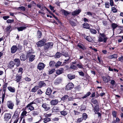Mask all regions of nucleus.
<instances>
[{"label":"nucleus","mask_w":123,"mask_h":123,"mask_svg":"<svg viewBox=\"0 0 123 123\" xmlns=\"http://www.w3.org/2000/svg\"><path fill=\"white\" fill-rule=\"evenodd\" d=\"M52 112H59V109L58 107L56 106H54L52 109Z\"/></svg>","instance_id":"obj_27"},{"label":"nucleus","mask_w":123,"mask_h":123,"mask_svg":"<svg viewBox=\"0 0 123 123\" xmlns=\"http://www.w3.org/2000/svg\"><path fill=\"white\" fill-rule=\"evenodd\" d=\"M42 106L46 111H47L50 109V107L46 103H43Z\"/></svg>","instance_id":"obj_14"},{"label":"nucleus","mask_w":123,"mask_h":123,"mask_svg":"<svg viewBox=\"0 0 123 123\" xmlns=\"http://www.w3.org/2000/svg\"><path fill=\"white\" fill-rule=\"evenodd\" d=\"M83 65L81 62L79 63L76 64V66L77 67V68H79L80 69H83L84 70L85 68H83Z\"/></svg>","instance_id":"obj_37"},{"label":"nucleus","mask_w":123,"mask_h":123,"mask_svg":"<svg viewBox=\"0 0 123 123\" xmlns=\"http://www.w3.org/2000/svg\"><path fill=\"white\" fill-rule=\"evenodd\" d=\"M45 66V65L43 63L40 62L38 64L37 68L40 70H42L44 69Z\"/></svg>","instance_id":"obj_9"},{"label":"nucleus","mask_w":123,"mask_h":123,"mask_svg":"<svg viewBox=\"0 0 123 123\" xmlns=\"http://www.w3.org/2000/svg\"><path fill=\"white\" fill-rule=\"evenodd\" d=\"M24 79L26 81L28 82H29L31 80V79L28 77H26Z\"/></svg>","instance_id":"obj_63"},{"label":"nucleus","mask_w":123,"mask_h":123,"mask_svg":"<svg viewBox=\"0 0 123 123\" xmlns=\"http://www.w3.org/2000/svg\"><path fill=\"white\" fill-rule=\"evenodd\" d=\"M38 86L39 88H41L43 87L46 86V84L43 81H40L38 83Z\"/></svg>","instance_id":"obj_15"},{"label":"nucleus","mask_w":123,"mask_h":123,"mask_svg":"<svg viewBox=\"0 0 123 123\" xmlns=\"http://www.w3.org/2000/svg\"><path fill=\"white\" fill-rule=\"evenodd\" d=\"M18 11H20L19 13H22L23 12H24L26 8H15Z\"/></svg>","instance_id":"obj_44"},{"label":"nucleus","mask_w":123,"mask_h":123,"mask_svg":"<svg viewBox=\"0 0 123 123\" xmlns=\"http://www.w3.org/2000/svg\"><path fill=\"white\" fill-rule=\"evenodd\" d=\"M49 65L50 67H55V62L54 61H51L49 62Z\"/></svg>","instance_id":"obj_38"},{"label":"nucleus","mask_w":123,"mask_h":123,"mask_svg":"<svg viewBox=\"0 0 123 123\" xmlns=\"http://www.w3.org/2000/svg\"><path fill=\"white\" fill-rule=\"evenodd\" d=\"M60 112L61 115H63L64 116H65L67 114V112L66 111H61Z\"/></svg>","instance_id":"obj_52"},{"label":"nucleus","mask_w":123,"mask_h":123,"mask_svg":"<svg viewBox=\"0 0 123 123\" xmlns=\"http://www.w3.org/2000/svg\"><path fill=\"white\" fill-rule=\"evenodd\" d=\"M102 78L103 79V81L105 83H107L110 81V83L111 85L110 87L112 89L113 88L114 86L116 84V81L114 80H111L110 76H109L108 77L103 76L102 77Z\"/></svg>","instance_id":"obj_1"},{"label":"nucleus","mask_w":123,"mask_h":123,"mask_svg":"<svg viewBox=\"0 0 123 123\" xmlns=\"http://www.w3.org/2000/svg\"><path fill=\"white\" fill-rule=\"evenodd\" d=\"M42 36V32L41 31L38 30L37 33V36L38 38H41Z\"/></svg>","instance_id":"obj_35"},{"label":"nucleus","mask_w":123,"mask_h":123,"mask_svg":"<svg viewBox=\"0 0 123 123\" xmlns=\"http://www.w3.org/2000/svg\"><path fill=\"white\" fill-rule=\"evenodd\" d=\"M68 95H64L63 97L61 98V101H65L68 97Z\"/></svg>","instance_id":"obj_45"},{"label":"nucleus","mask_w":123,"mask_h":123,"mask_svg":"<svg viewBox=\"0 0 123 123\" xmlns=\"http://www.w3.org/2000/svg\"><path fill=\"white\" fill-rule=\"evenodd\" d=\"M117 54H115L108 56V58L110 59L113 58L116 59L117 58Z\"/></svg>","instance_id":"obj_26"},{"label":"nucleus","mask_w":123,"mask_h":123,"mask_svg":"<svg viewBox=\"0 0 123 123\" xmlns=\"http://www.w3.org/2000/svg\"><path fill=\"white\" fill-rule=\"evenodd\" d=\"M55 71V69L54 68L51 69L49 71V75L53 73H54Z\"/></svg>","instance_id":"obj_57"},{"label":"nucleus","mask_w":123,"mask_h":123,"mask_svg":"<svg viewBox=\"0 0 123 123\" xmlns=\"http://www.w3.org/2000/svg\"><path fill=\"white\" fill-rule=\"evenodd\" d=\"M42 119L43 120V122L44 123H46L51 120L50 118L49 117L45 118Z\"/></svg>","instance_id":"obj_42"},{"label":"nucleus","mask_w":123,"mask_h":123,"mask_svg":"<svg viewBox=\"0 0 123 123\" xmlns=\"http://www.w3.org/2000/svg\"><path fill=\"white\" fill-rule=\"evenodd\" d=\"M81 10L80 9H78L77 10H75L71 13L72 16H74L78 14L81 12Z\"/></svg>","instance_id":"obj_20"},{"label":"nucleus","mask_w":123,"mask_h":123,"mask_svg":"<svg viewBox=\"0 0 123 123\" xmlns=\"http://www.w3.org/2000/svg\"><path fill=\"white\" fill-rule=\"evenodd\" d=\"M58 99H55L52 100L50 103L52 105H55L58 103Z\"/></svg>","instance_id":"obj_24"},{"label":"nucleus","mask_w":123,"mask_h":123,"mask_svg":"<svg viewBox=\"0 0 123 123\" xmlns=\"http://www.w3.org/2000/svg\"><path fill=\"white\" fill-rule=\"evenodd\" d=\"M6 92H2V103L4 102V98L5 97V95Z\"/></svg>","instance_id":"obj_55"},{"label":"nucleus","mask_w":123,"mask_h":123,"mask_svg":"<svg viewBox=\"0 0 123 123\" xmlns=\"http://www.w3.org/2000/svg\"><path fill=\"white\" fill-rule=\"evenodd\" d=\"M47 8H41L40 11H39L38 12L39 13H41L42 14H45V12Z\"/></svg>","instance_id":"obj_36"},{"label":"nucleus","mask_w":123,"mask_h":123,"mask_svg":"<svg viewBox=\"0 0 123 123\" xmlns=\"http://www.w3.org/2000/svg\"><path fill=\"white\" fill-rule=\"evenodd\" d=\"M12 114L10 113H6L4 116V120L5 121L8 122L11 118Z\"/></svg>","instance_id":"obj_7"},{"label":"nucleus","mask_w":123,"mask_h":123,"mask_svg":"<svg viewBox=\"0 0 123 123\" xmlns=\"http://www.w3.org/2000/svg\"><path fill=\"white\" fill-rule=\"evenodd\" d=\"M95 111L96 112H98L99 111V106L98 105H97L95 106L94 108Z\"/></svg>","instance_id":"obj_51"},{"label":"nucleus","mask_w":123,"mask_h":123,"mask_svg":"<svg viewBox=\"0 0 123 123\" xmlns=\"http://www.w3.org/2000/svg\"><path fill=\"white\" fill-rule=\"evenodd\" d=\"M26 59H27V54H26V56L24 54H22L20 56V59L21 61H25Z\"/></svg>","instance_id":"obj_28"},{"label":"nucleus","mask_w":123,"mask_h":123,"mask_svg":"<svg viewBox=\"0 0 123 123\" xmlns=\"http://www.w3.org/2000/svg\"><path fill=\"white\" fill-rule=\"evenodd\" d=\"M45 42L44 41V39H43L42 40L38 41L36 43L38 47H41L44 45Z\"/></svg>","instance_id":"obj_10"},{"label":"nucleus","mask_w":123,"mask_h":123,"mask_svg":"<svg viewBox=\"0 0 123 123\" xmlns=\"http://www.w3.org/2000/svg\"><path fill=\"white\" fill-rule=\"evenodd\" d=\"M69 23L71 25L73 26H75L76 25V24L73 21L70 20Z\"/></svg>","instance_id":"obj_59"},{"label":"nucleus","mask_w":123,"mask_h":123,"mask_svg":"<svg viewBox=\"0 0 123 123\" xmlns=\"http://www.w3.org/2000/svg\"><path fill=\"white\" fill-rule=\"evenodd\" d=\"M43 93V92L40 89H38L37 91V94L39 95H41Z\"/></svg>","instance_id":"obj_48"},{"label":"nucleus","mask_w":123,"mask_h":123,"mask_svg":"<svg viewBox=\"0 0 123 123\" xmlns=\"http://www.w3.org/2000/svg\"><path fill=\"white\" fill-rule=\"evenodd\" d=\"M39 89V88L38 86L36 85L31 89V92H32L35 93Z\"/></svg>","instance_id":"obj_23"},{"label":"nucleus","mask_w":123,"mask_h":123,"mask_svg":"<svg viewBox=\"0 0 123 123\" xmlns=\"http://www.w3.org/2000/svg\"><path fill=\"white\" fill-rule=\"evenodd\" d=\"M22 46L19 44H18V46L17 47V50H19V51L21 52L22 50Z\"/></svg>","instance_id":"obj_53"},{"label":"nucleus","mask_w":123,"mask_h":123,"mask_svg":"<svg viewBox=\"0 0 123 123\" xmlns=\"http://www.w3.org/2000/svg\"><path fill=\"white\" fill-rule=\"evenodd\" d=\"M90 32L92 34H95L97 33L96 31L94 29L90 28L89 29Z\"/></svg>","instance_id":"obj_41"},{"label":"nucleus","mask_w":123,"mask_h":123,"mask_svg":"<svg viewBox=\"0 0 123 123\" xmlns=\"http://www.w3.org/2000/svg\"><path fill=\"white\" fill-rule=\"evenodd\" d=\"M87 117L88 115L86 113H84L83 114L82 118L83 120H86Z\"/></svg>","instance_id":"obj_47"},{"label":"nucleus","mask_w":123,"mask_h":123,"mask_svg":"<svg viewBox=\"0 0 123 123\" xmlns=\"http://www.w3.org/2000/svg\"><path fill=\"white\" fill-rule=\"evenodd\" d=\"M64 70V69L63 68H61L56 70L55 72L57 75H59L62 74L63 73Z\"/></svg>","instance_id":"obj_19"},{"label":"nucleus","mask_w":123,"mask_h":123,"mask_svg":"<svg viewBox=\"0 0 123 123\" xmlns=\"http://www.w3.org/2000/svg\"><path fill=\"white\" fill-rule=\"evenodd\" d=\"M91 93L90 92H88L85 95L81 97V98L82 99H84L86 98L87 97L89 96L91 94Z\"/></svg>","instance_id":"obj_46"},{"label":"nucleus","mask_w":123,"mask_h":123,"mask_svg":"<svg viewBox=\"0 0 123 123\" xmlns=\"http://www.w3.org/2000/svg\"><path fill=\"white\" fill-rule=\"evenodd\" d=\"M29 50L27 52V57L29 59V61L30 62H32L35 59V55H33L34 52H33L32 48L29 47Z\"/></svg>","instance_id":"obj_2"},{"label":"nucleus","mask_w":123,"mask_h":123,"mask_svg":"<svg viewBox=\"0 0 123 123\" xmlns=\"http://www.w3.org/2000/svg\"><path fill=\"white\" fill-rule=\"evenodd\" d=\"M53 43L52 42H48L44 44L43 46L44 51L46 52H47L49 49H50L53 47Z\"/></svg>","instance_id":"obj_4"},{"label":"nucleus","mask_w":123,"mask_h":123,"mask_svg":"<svg viewBox=\"0 0 123 123\" xmlns=\"http://www.w3.org/2000/svg\"><path fill=\"white\" fill-rule=\"evenodd\" d=\"M17 50V47L16 45L12 46L11 48V53L12 54L14 53Z\"/></svg>","instance_id":"obj_13"},{"label":"nucleus","mask_w":123,"mask_h":123,"mask_svg":"<svg viewBox=\"0 0 123 123\" xmlns=\"http://www.w3.org/2000/svg\"><path fill=\"white\" fill-rule=\"evenodd\" d=\"M92 102L94 104H96L97 102V100L93 98H92L91 100Z\"/></svg>","instance_id":"obj_58"},{"label":"nucleus","mask_w":123,"mask_h":123,"mask_svg":"<svg viewBox=\"0 0 123 123\" xmlns=\"http://www.w3.org/2000/svg\"><path fill=\"white\" fill-rule=\"evenodd\" d=\"M70 68L74 70L77 69V68L76 66L75 65L73 64H71L70 66Z\"/></svg>","instance_id":"obj_50"},{"label":"nucleus","mask_w":123,"mask_h":123,"mask_svg":"<svg viewBox=\"0 0 123 123\" xmlns=\"http://www.w3.org/2000/svg\"><path fill=\"white\" fill-rule=\"evenodd\" d=\"M74 87V85L72 82H70L65 87V89L68 91L71 90Z\"/></svg>","instance_id":"obj_6"},{"label":"nucleus","mask_w":123,"mask_h":123,"mask_svg":"<svg viewBox=\"0 0 123 123\" xmlns=\"http://www.w3.org/2000/svg\"><path fill=\"white\" fill-rule=\"evenodd\" d=\"M79 74L80 75L84 77L85 76V74L82 71H79Z\"/></svg>","instance_id":"obj_60"},{"label":"nucleus","mask_w":123,"mask_h":123,"mask_svg":"<svg viewBox=\"0 0 123 123\" xmlns=\"http://www.w3.org/2000/svg\"><path fill=\"white\" fill-rule=\"evenodd\" d=\"M22 76L19 75L18 74H17L15 78V80L17 82H19L21 81Z\"/></svg>","instance_id":"obj_22"},{"label":"nucleus","mask_w":123,"mask_h":123,"mask_svg":"<svg viewBox=\"0 0 123 123\" xmlns=\"http://www.w3.org/2000/svg\"><path fill=\"white\" fill-rule=\"evenodd\" d=\"M99 34L101 37H99L98 39V41L99 42H102L103 41L104 43H106L108 38L106 36V35L105 33H100Z\"/></svg>","instance_id":"obj_5"},{"label":"nucleus","mask_w":123,"mask_h":123,"mask_svg":"<svg viewBox=\"0 0 123 123\" xmlns=\"http://www.w3.org/2000/svg\"><path fill=\"white\" fill-rule=\"evenodd\" d=\"M15 65L14 62L13 61H11L10 62L8 65V67L9 68H13Z\"/></svg>","instance_id":"obj_30"},{"label":"nucleus","mask_w":123,"mask_h":123,"mask_svg":"<svg viewBox=\"0 0 123 123\" xmlns=\"http://www.w3.org/2000/svg\"><path fill=\"white\" fill-rule=\"evenodd\" d=\"M7 105L9 109H12L14 105V103L11 101H8L7 102Z\"/></svg>","instance_id":"obj_8"},{"label":"nucleus","mask_w":123,"mask_h":123,"mask_svg":"<svg viewBox=\"0 0 123 123\" xmlns=\"http://www.w3.org/2000/svg\"><path fill=\"white\" fill-rule=\"evenodd\" d=\"M62 62L59 61H58L56 63H55V67H58L61 64Z\"/></svg>","instance_id":"obj_54"},{"label":"nucleus","mask_w":123,"mask_h":123,"mask_svg":"<svg viewBox=\"0 0 123 123\" xmlns=\"http://www.w3.org/2000/svg\"><path fill=\"white\" fill-rule=\"evenodd\" d=\"M26 27L20 26V27H16L15 28L17 29L18 31H22L23 30H25L26 29Z\"/></svg>","instance_id":"obj_31"},{"label":"nucleus","mask_w":123,"mask_h":123,"mask_svg":"<svg viewBox=\"0 0 123 123\" xmlns=\"http://www.w3.org/2000/svg\"><path fill=\"white\" fill-rule=\"evenodd\" d=\"M70 58L69 57L68 58L67 60L65 59L64 60V62H63L61 66H64L66 65V64L68 63L69 62V60H70Z\"/></svg>","instance_id":"obj_43"},{"label":"nucleus","mask_w":123,"mask_h":123,"mask_svg":"<svg viewBox=\"0 0 123 123\" xmlns=\"http://www.w3.org/2000/svg\"><path fill=\"white\" fill-rule=\"evenodd\" d=\"M60 92L58 91H55L53 92L50 96V98H53L56 97L57 95H59Z\"/></svg>","instance_id":"obj_11"},{"label":"nucleus","mask_w":123,"mask_h":123,"mask_svg":"<svg viewBox=\"0 0 123 123\" xmlns=\"http://www.w3.org/2000/svg\"><path fill=\"white\" fill-rule=\"evenodd\" d=\"M82 36L84 37V38L86 40L90 42L92 41V39L90 36H86L85 34H83Z\"/></svg>","instance_id":"obj_17"},{"label":"nucleus","mask_w":123,"mask_h":123,"mask_svg":"<svg viewBox=\"0 0 123 123\" xmlns=\"http://www.w3.org/2000/svg\"><path fill=\"white\" fill-rule=\"evenodd\" d=\"M118 26L117 24L113 23L111 25V27L112 28V30L114 31L115 29Z\"/></svg>","instance_id":"obj_39"},{"label":"nucleus","mask_w":123,"mask_h":123,"mask_svg":"<svg viewBox=\"0 0 123 123\" xmlns=\"http://www.w3.org/2000/svg\"><path fill=\"white\" fill-rule=\"evenodd\" d=\"M54 18L57 20V21L59 22V25H62V23L60 21V20L58 19V18L56 17V16Z\"/></svg>","instance_id":"obj_61"},{"label":"nucleus","mask_w":123,"mask_h":123,"mask_svg":"<svg viewBox=\"0 0 123 123\" xmlns=\"http://www.w3.org/2000/svg\"><path fill=\"white\" fill-rule=\"evenodd\" d=\"M14 22L13 19H8L7 20L6 22L7 23H13Z\"/></svg>","instance_id":"obj_62"},{"label":"nucleus","mask_w":123,"mask_h":123,"mask_svg":"<svg viewBox=\"0 0 123 123\" xmlns=\"http://www.w3.org/2000/svg\"><path fill=\"white\" fill-rule=\"evenodd\" d=\"M62 55H63V56L66 57H69V55L68 54V52L67 51L64 50L63 51H62Z\"/></svg>","instance_id":"obj_29"},{"label":"nucleus","mask_w":123,"mask_h":123,"mask_svg":"<svg viewBox=\"0 0 123 123\" xmlns=\"http://www.w3.org/2000/svg\"><path fill=\"white\" fill-rule=\"evenodd\" d=\"M52 90L51 88L50 87H48L47 88L45 92V94L46 95L50 96H50L51 95Z\"/></svg>","instance_id":"obj_12"},{"label":"nucleus","mask_w":123,"mask_h":123,"mask_svg":"<svg viewBox=\"0 0 123 123\" xmlns=\"http://www.w3.org/2000/svg\"><path fill=\"white\" fill-rule=\"evenodd\" d=\"M7 89L10 92H12L14 93L15 92V88L14 87H12L11 86H8Z\"/></svg>","instance_id":"obj_33"},{"label":"nucleus","mask_w":123,"mask_h":123,"mask_svg":"<svg viewBox=\"0 0 123 123\" xmlns=\"http://www.w3.org/2000/svg\"><path fill=\"white\" fill-rule=\"evenodd\" d=\"M83 28L87 29H90V26L89 24L85 22L82 25Z\"/></svg>","instance_id":"obj_25"},{"label":"nucleus","mask_w":123,"mask_h":123,"mask_svg":"<svg viewBox=\"0 0 123 123\" xmlns=\"http://www.w3.org/2000/svg\"><path fill=\"white\" fill-rule=\"evenodd\" d=\"M118 59L119 61L123 62V56H122L121 57H119Z\"/></svg>","instance_id":"obj_64"},{"label":"nucleus","mask_w":123,"mask_h":123,"mask_svg":"<svg viewBox=\"0 0 123 123\" xmlns=\"http://www.w3.org/2000/svg\"><path fill=\"white\" fill-rule=\"evenodd\" d=\"M62 79L61 78H58L55 80L54 84L55 85H57L61 83L62 81Z\"/></svg>","instance_id":"obj_16"},{"label":"nucleus","mask_w":123,"mask_h":123,"mask_svg":"<svg viewBox=\"0 0 123 123\" xmlns=\"http://www.w3.org/2000/svg\"><path fill=\"white\" fill-rule=\"evenodd\" d=\"M68 78L70 80L75 79V76L74 75L72 74H68Z\"/></svg>","instance_id":"obj_34"},{"label":"nucleus","mask_w":123,"mask_h":123,"mask_svg":"<svg viewBox=\"0 0 123 123\" xmlns=\"http://www.w3.org/2000/svg\"><path fill=\"white\" fill-rule=\"evenodd\" d=\"M31 112L32 114L34 116H35L37 115L39 113V112L38 110L37 109H34V110H32Z\"/></svg>","instance_id":"obj_18"},{"label":"nucleus","mask_w":123,"mask_h":123,"mask_svg":"<svg viewBox=\"0 0 123 123\" xmlns=\"http://www.w3.org/2000/svg\"><path fill=\"white\" fill-rule=\"evenodd\" d=\"M117 113L116 111H112V114L114 117L116 118L117 117Z\"/></svg>","instance_id":"obj_56"},{"label":"nucleus","mask_w":123,"mask_h":123,"mask_svg":"<svg viewBox=\"0 0 123 123\" xmlns=\"http://www.w3.org/2000/svg\"><path fill=\"white\" fill-rule=\"evenodd\" d=\"M15 62V64L16 65L17 67L19 66L20 64V60L18 58H16L14 60Z\"/></svg>","instance_id":"obj_21"},{"label":"nucleus","mask_w":123,"mask_h":123,"mask_svg":"<svg viewBox=\"0 0 123 123\" xmlns=\"http://www.w3.org/2000/svg\"><path fill=\"white\" fill-rule=\"evenodd\" d=\"M40 103L39 100L38 99H37L35 100L29 104H28L25 108V110L26 108H29V109L31 111H32L34 109V107L32 105L33 104H38Z\"/></svg>","instance_id":"obj_3"},{"label":"nucleus","mask_w":123,"mask_h":123,"mask_svg":"<svg viewBox=\"0 0 123 123\" xmlns=\"http://www.w3.org/2000/svg\"><path fill=\"white\" fill-rule=\"evenodd\" d=\"M63 12L64 15L66 16H67L68 14H69L70 12H68L65 10H63Z\"/></svg>","instance_id":"obj_49"},{"label":"nucleus","mask_w":123,"mask_h":123,"mask_svg":"<svg viewBox=\"0 0 123 123\" xmlns=\"http://www.w3.org/2000/svg\"><path fill=\"white\" fill-rule=\"evenodd\" d=\"M8 83H4L3 85V90L4 92H6V88Z\"/></svg>","instance_id":"obj_40"},{"label":"nucleus","mask_w":123,"mask_h":123,"mask_svg":"<svg viewBox=\"0 0 123 123\" xmlns=\"http://www.w3.org/2000/svg\"><path fill=\"white\" fill-rule=\"evenodd\" d=\"M62 56V53L57 52L54 55V57L56 58H59Z\"/></svg>","instance_id":"obj_32"}]
</instances>
